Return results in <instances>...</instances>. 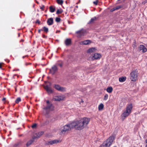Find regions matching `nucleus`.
<instances>
[{"label":"nucleus","mask_w":147,"mask_h":147,"mask_svg":"<svg viewBox=\"0 0 147 147\" xmlns=\"http://www.w3.org/2000/svg\"><path fill=\"white\" fill-rule=\"evenodd\" d=\"M90 118L84 117L80 120L74 121L71 123L73 128L77 130H81L85 127L90 121Z\"/></svg>","instance_id":"obj_1"},{"label":"nucleus","mask_w":147,"mask_h":147,"mask_svg":"<svg viewBox=\"0 0 147 147\" xmlns=\"http://www.w3.org/2000/svg\"><path fill=\"white\" fill-rule=\"evenodd\" d=\"M47 105L46 107L43 108V113L46 116L50 112V111H53V105L50 103L49 100L47 101Z\"/></svg>","instance_id":"obj_2"},{"label":"nucleus","mask_w":147,"mask_h":147,"mask_svg":"<svg viewBox=\"0 0 147 147\" xmlns=\"http://www.w3.org/2000/svg\"><path fill=\"white\" fill-rule=\"evenodd\" d=\"M73 128L71 123L67 124L62 127L60 130V134L61 135L67 133L68 131L70 130Z\"/></svg>","instance_id":"obj_3"},{"label":"nucleus","mask_w":147,"mask_h":147,"mask_svg":"<svg viewBox=\"0 0 147 147\" xmlns=\"http://www.w3.org/2000/svg\"><path fill=\"white\" fill-rule=\"evenodd\" d=\"M132 108V105L130 104L127 107L126 110L124 112L122 115V118L123 119L128 116L131 112Z\"/></svg>","instance_id":"obj_4"},{"label":"nucleus","mask_w":147,"mask_h":147,"mask_svg":"<svg viewBox=\"0 0 147 147\" xmlns=\"http://www.w3.org/2000/svg\"><path fill=\"white\" fill-rule=\"evenodd\" d=\"M114 139V136H110L101 145L100 147H109L112 144Z\"/></svg>","instance_id":"obj_5"},{"label":"nucleus","mask_w":147,"mask_h":147,"mask_svg":"<svg viewBox=\"0 0 147 147\" xmlns=\"http://www.w3.org/2000/svg\"><path fill=\"white\" fill-rule=\"evenodd\" d=\"M138 74V71L137 70L132 71L130 74V77L131 80L134 81L137 80Z\"/></svg>","instance_id":"obj_6"},{"label":"nucleus","mask_w":147,"mask_h":147,"mask_svg":"<svg viewBox=\"0 0 147 147\" xmlns=\"http://www.w3.org/2000/svg\"><path fill=\"white\" fill-rule=\"evenodd\" d=\"M76 33L77 34L78 37L80 38L82 36L85 35L86 34V30L82 29L80 30L76 31Z\"/></svg>","instance_id":"obj_7"},{"label":"nucleus","mask_w":147,"mask_h":147,"mask_svg":"<svg viewBox=\"0 0 147 147\" xmlns=\"http://www.w3.org/2000/svg\"><path fill=\"white\" fill-rule=\"evenodd\" d=\"M55 88L57 90L62 92L66 91V88L60 86L58 85H55L54 86Z\"/></svg>","instance_id":"obj_8"},{"label":"nucleus","mask_w":147,"mask_h":147,"mask_svg":"<svg viewBox=\"0 0 147 147\" xmlns=\"http://www.w3.org/2000/svg\"><path fill=\"white\" fill-rule=\"evenodd\" d=\"M43 134V131H41L35 133L33 136V140H35V139L41 136Z\"/></svg>","instance_id":"obj_9"},{"label":"nucleus","mask_w":147,"mask_h":147,"mask_svg":"<svg viewBox=\"0 0 147 147\" xmlns=\"http://www.w3.org/2000/svg\"><path fill=\"white\" fill-rule=\"evenodd\" d=\"M101 57L100 55L98 53H95L92 55V59L93 60L100 59Z\"/></svg>","instance_id":"obj_10"},{"label":"nucleus","mask_w":147,"mask_h":147,"mask_svg":"<svg viewBox=\"0 0 147 147\" xmlns=\"http://www.w3.org/2000/svg\"><path fill=\"white\" fill-rule=\"evenodd\" d=\"M138 49L140 51L142 50V52L145 53L147 51V49L146 47L143 45H141L138 47Z\"/></svg>","instance_id":"obj_11"},{"label":"nucleus","mask_w":147,"mask_h":147,"mask_svg":"<svg viewBox=\"0 0 147 147\" xmlns=\"http://www.w3.org/2000/svg\"><path fill=\"white\" fill-rule=\"evenodd\" d=\"M57 70V67L55 65L52 67V68L50 70V72L52 74H54Z\"/></svg>","instance_id":"obj_12"},{"label":"nucleus","mask_w":147,"mask_h":147,"mask_svg":"<svg viewBox=\"0 0 147 147\" xmlns=\"http://www.w3.org/2000/svg\"><path fill=\"white\" fill-rule=\"evenodd\" d=\"M61 141L58 140H51L48 142V144L49 145H52L53 144H56L60 142Z\"/></svg>","instance_id":"obj_13"},{"label":"nucleus","mask_w":147,"mask_h":147,"mask_svg":"<svg viewBox=\"0 0 147 147\" xmlns=\"http://www.w3.org/2000/svg\"><path fill=\"white\" fill-rule=\"evenodd\" d=\"M91 42V41L90 40H86L80 42L81 45H88L90 44Z\"/></svg>","instance_id":"obj_14"},{"label":"nucleus","mask_w":147,"mask_h":147,"mask_svg":"<svg viewBox=\"0 0 147 147\" xmlns=\"http://www.w3.org/2000/svg\"><path fill=\"white\" fill-rule=\"evenodd\" d=\"M45 88L49 93H52L53 92V91L51 89V88L47 85L45 86Z\"/></svg>","instance_id":"obj_15"},{"label":"nucleus","mask_w":147,"mask_h":147,"mask_svg":"<svg viewBox=\"0 0 147 147\" xmlns=\"http://www.w3.org/2000/svg\"><path fill=\"white\" fill-rule=\"evenodd\" d=\"M47 23L49 25H51L53 24V19L52 18L48 19L47 21Z\"/></svg>","instance_id":"obj_16"},{"label":"nucleus","mask_w":147,"mask_h":147,"mask_svg":"<svg viewBox=\"0 0 147 147\" xmlns=\"http://www.w3.org/2000/svg\"><path fill=\"white\" fill-rule=\"evenodd\" d=\"M63 99V97L61 96H55L53 98L55 101H60Z\"/></svg>","instance_id":"obj_17"},{"label":"nucleus","mask_w":147,"mask_h":147,"mask_svg":"<svg viewBox=\"0 0 147 147\" xmlns=\"http://www.w3.org/2000/svg\"><path fill=\"white\" fill-rule=\"evenodd\" d=\"M71 42V40L70 38L67 39L65 41V43L66 46L70 45Z\"/></svg>","instance_id":"obj_18"},{"label":"nucleus","mask_w":147,"mask_h":147,"mask_svg":"<svg viewBox=\"0 0 147 147\" xmlns=\"http://www.w3.org/2000/svg\"><path fill=\"white\" fill-rule=\"evenodd\" d=\"M96 49L95 48L92 47L89 49L88 51V53H92L95 52Z\"/></svg>","instance_id":"obj_19"},{"label":"nucleus","mask_w":147,"mask_h":147,"mask_svg":"<svg viewBox=\"0 0 147 147\" xmlns=\"http://www.w3.org/2000/svg\"><path fill=\"white\" fill-rule=\"evenodd\" d=\"M34 140H33V137H32V139L31 140H29L27 142L26 144V145L28 147L30 145H31L32 143L34 141Z\"/></svg>","instance_id":"obj_20"},{"label":"nucleus","mask_w":147,"mask_h":147,"mask_svg":"<svg viewBox=\"0 0 147 147\" xmlns=\"http://www.w3.org/2000/svg\"><path fill=\"white\" fill-rule=\"evenodd\" d=\"M126 79L125 77H122L119 78V80L120 82H123L125 81Z\"/></svg>","instance_id":"obj_21"},{"label":"nucleus","mask_w":147,"mask_h":147,"mask_svg":"<svg viewBox=\"0 0 147 147\" xmlns=\"http://www.w3.org/2000/svg\"><path fill=\"white\" fill-rule=\"evenodd\" d=\"M113 88L111 87H109L107 88L106 90L109 93H111L113 91Z\"/></svg>","instance_id":"obj_22"},{"label":"nucleus","mask_w":147,"mask_h":147,"mask_svg":"<svg viewBox=\"0 0 147 147\" xmlns=\"http://www.w3.org/2000/svg\"><path fill=\"white\" fill-rule=\"evenodd\" d=\"M50 11L51 12L53 13L54 12L55 10V8L53 7L52 6L49 7Z\"/></svg>","instance_id":"obj_23"},{"label":"nucleus","mask_w":147,"mask_h":147,"mask_svg":"<svg viewBox=\"0 0 147 147\" xmlns=\"http://www.w3.org/2000/svg\"><path fill=\"white\" fill-rule=\"evenodd\" d=\"M96 18L95 17L91 18L89 22V23L91 24L93 23L96 20Z\"/></svg>","instance_id":"obj_24"},{"label":"nucleus","mask_w":147,"mask_h":147,"mask_svg":"<svg viewBox=\"0 0 147 147\" xmlns=\"http://www.w3.org/2000/svg\"><path fill=\"white\" fill-rule=\"evenodd\" d=\"M104 107V105L103 104L101 103L98 106V109L100 110L102 109Z\"/></svg>","instance_id":"obj_25"},{"label":"nucleus","mask_w":147,"mask_h":147,"mask_svg":"<svg viewBox=\"0 0 147 147\" xmlns=\"http://www.w3.org/2000/svg\"><path fill=\"white\" fill-rule=\"evenodd\" d=\"M63 11V10L62 9H58L57 10V11L56 12V13L57 14H60V13H62Z\"/></svg>","instance_id":"obj_26"},{"label":"nucleus","mask_w":147,"mask_h":147,"mask_svg":"<svg viewBox=\"0 0 147 147\" xmlns=\"http://www.w3.org/2000/svg\"><path fill=\"white\" fill-rule=\"evenodd\" d=\"M43 30L45 32L47 33L48 31V28L45 26L43 27Z\"/></svg>","instance_id":"obj_27"},{"label":"nucleus","mask_w":147,"mask_h":147,"mask_svg":"<svg viewBox=\"0 0 147 147\" xmlns=\"http://www.w3.org/2000/svg\"><path fill=\"white\" fill-rule=\"evenodd\" d=\"M57 3L60 5H62L63 3V1L62 0H57Z\"/></svg>","instance_id":"obj_28"},{"label":"nucleus","mask_w":147,"mask_h":147,"mask_svg":"<svg viewBox=\"0 0 147 147\" xmlns=\"http://www.w3.org/2000/svg\"><path fill=\"white\" fill-rule=\"evenodd\" d=\"M21 100V98L20 97H18L16 100L15 102L16 103H18Z\"/></svg>","instance_id":"obj_29"},{"label":"nucleus","mask_w":147,"mask_h":147,"mask_svg":"<svg viewBox=\"0 0 147 147\" xmlns=\"http://www.w3.org/2000/svg\"><path fill=\"white\" fill-rule=\"evenodd\" d=\"M37 125L36 123H34L32 126V129L36 128L37 127Z\"/></svg>","instance_id":"obj_30"},{"label":"nucleus","mask_w":147,"mask_h":147,"mask_svg":"<svg viewBox=\"0 0 147 147\" xmlns=\"http://www.w3.org/2000/svg\"><path fill=\"white\" fill-rule=\"evenodd\" d=\"M61 20V19L60 18L57 17L55 19V21L57 22H60Z\"/></svg>","instance_id":"obj_31"},{"label":"nucleus","mask_w":147,"mask_h":147,"mask_svg":"<svg viewBox=\"0 0 147 147\" xmlns=\"http://www.w3.org/2000/svg\"><path fill=\"white\" fill-rule=\"evenodd\" d=\"M21 144V143L20 142H18L16 144L13 146L14 147H17L19 146L20 144Z\"/></svg>","instance_id":"obj_32"},{"label":"nucleus","mask_w":147,"mask_h":147,"mask_svg":"<svg viewBox=\"0 0 147 147\" xmlns=\"http://www.w3.org/2000/svg\"><path fill=\"white\" fill-rule=\"evenodd\" d=\"M108 95L107 94H106L104 97V99L105 100H106L108 98Z\"/></svg>","instance_id":"obj_33"},{"label":"nucleus","mask_w":147,"mask_h":147,"mask_svg":"<svg viewBox=\"0 0 147 147\" xmlns=\"http://www.w3.org/2000/svg\"><path fill=\"white\" fill-rule=\"evenodd\" d=\"M98 0H96V1H94L93 2V3L94 4L96 5H97V3H98Z\"/></svg>","instance_id":"obj_34"},{"label":"nucleus","mask_w":147,"mask_h":147,"mask_svg":"<svg viewBox=\"0 0 147 147\" xmlns=\"http://www.w3.org/2000/svg\"><path fill=\"white\" fill-rule=\"evenodd\" d=\"M121 6H119L115 7V8L116 10H117L120 9L121 8Z\"/></svg>","instance_id":"obj_35"},{"label":"nucleus","mask_w":147,"mask_h":147,"mask_svg":"<svg viewBox=\"0 0 147 147\" xmlns=\"http://www.w3.org/2000/svg\"><path fill=\"white\" fill-rule=\"evenodd\" d=\"M116 10V9H115V7L111 9L110 10V11L111 12H113L114 11H115V10Z\"/></svg>","instance_id":"obj_36"},{"label":"nucleus","mask_w":147,"mask_h":147,"mask_svg":"<svg viewBox=\"0 0 147 147\" xmlns=\"http://www.w3.org/2000/svg\"><path fill=\"white\" fill-rule=\"evenodd\" d=\"M61 63H59L58 65L60 67H61L63 65V64L62 63V62H60Z\"/></svg>","instance_id":"obj_37"},{"label":"nucleus","mask_w":147,"mask_h":147,"mask_svg":"<svg viewBox=\"0 0 147 147\" xmlns=\"http://www.w3.org/2000/svg\"><path fill=\"white\" fill-rule=\"evenodd\" d=\"M43 30L42 29H39L38 30V32L39 33H40V32L41 31H42Z\"/></svg>","instance_id":"obj_38"},{"label":"nucleus","mask_w":147,"mask_h":147,"mask_svg":"<svg viewBox=\"0 0 147 147\" xmlns=\"http://www.w3.org/2000/svg\"><path fill=\"white\" fill-rule=\"evenodd\" d=\"M36 23H38L39 24L40 22H39V21L38 20H36Z\"/></svg>","instance_id":"obj_39"},{"label":"nucleus","mask_w":147,"mask_h":147,"mask_svg":"<svg viewBox=\"0 0 147 147\" xmlns=\"http://www.w3.org/2000/svg\"><path fill=\"white\" fill-rule=\"evenodd\" d=\"M147 2L146 1H145L144 2H142V3L145 4V3Z\"/></svg>","instance_id":"obj_40"},{"label":"nucleus","mask_w":147,"mask_h":147,"mask_svg":"<svg viewBox=\"0 0 147 147\" xmlns=\"http://www.w3.org/2000/svg\"><path fill=\"white\" fill-rule=\"evenodd\" d=\"M2 67V65L1 63H0V69Z\"/></svg>","instance_id":"obj_41"},{"label":"nucleus","mask_w":147,"mask_h":147,"mask_svg":"<svg viewBox=\"0 0 147 147\" xmlns=\"http://www.w3.org/2000/svg\"><path fill=\"white\" fill-rule=\"evenodd\" d=\"M43 38H45L46 37V36L44 35H43Z\"/></svg>","instance_id":"obj_42"},{"label":"nucleus","mask_w":147,"mask_h":147,"mask_svg":"<svg viewBox=\"0 0 147 147\" xmlns=\"http://www.w3.org/2000/svg\"><path fill=\"white\" fill-rule=\"evenodd\" d=\"M5 98H4L3 99V100L4 101L5 100Z\"/></svg>","instance_id":"obj_43"},{"label":"nucleus","mask_w":147,"mask_h":147,"mask_svg":"<svg viewBox=\"0 0 147 147\" xmlns=\"http://www.w3.org/2000/svg\"><path fill=\"white\" fill-rule=\"evenodd\" d=\"M44 7V6H43L42 7H41V9H43V8Z\"/></svg>","instance_id":"obj_44"},{"label":"nucleus","mask_w":147,"mask_h":147,"mask_svg":"<svg viewBox=\"0 0 147 147\" xmlns=\"http://www.w3.org/2000/svg\"><path fill=\"white\" fill-rule=\"evenodd\" d=\"M146 143H147V139H146Z\"/></svg>","instance_id":"obj_45"},{"label":"nucleus","mask_w":147,"mask_h":147,"mask_svg":"<svg viewBox=\"0 0 147 147\" xmlns=\"http://www.w3.org/2000/svg\"><path fill=\"white\" fill-rule=\"evenodd\" d=\"M146 147H147V144L146 145Z\"/></svg>","instance_id":"obj_46"},{"label":"nucleus","mask_w":147,"mask_h":147,"mask_svg":"<svg viewBox=\"0 0 147 147\" xmlns=\"http://www.w3.org/2000/svg\"><path fill=\"white\" fill-rule=\"evenodd\" d=\"M24 57H24V56H23V58H24Z\"/></svg>","instance_id":"obj_47"},{"label":"nucleus","mask_w":147,"mask_h":147,"mask_svg":"<svg viewBox=\"0 0 147 147\" xmlns=\"http://www.w3.org/2000/svg\"><path fill=\"white\" fill-rule=\"evenodd\" d=\"M15 69H13V71H15Z\"/></svg>","instance_id":"obj_48"}]
</instances>
